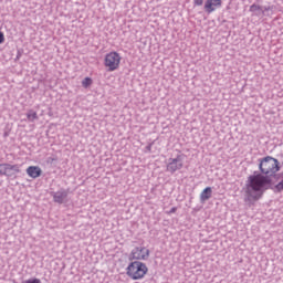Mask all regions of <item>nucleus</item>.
<instances>
[{
    "instance_id": "obj_1",
    "label": "nucleus",
    "mask_w": 283,
    "mask_h": 283,
    "mask_svg": "<svg viewBox=\"0 0 283 283\" xmlns=\"http://www.w3.org/2000/svg\"><path fill=\"white\" fill-rule=\"evenodd\" d=\"M268 189H271V178L262 174L251 175L248 178L245 189L247 200H249V202L260 200Z\"/></svg>"
},
{
    "instance_id": "obj_2",
    "label": "nucleus",
    "mask_w": 283,
    "mask_h": 283,
    "mask_svg": "<svg viewBox=\"0 0 283 283\" xmlns=\"http://www.w3.org/2000/svg\"><path fill=\"white\" fill-rule=\"evenodd\" d=\"M147 273H149V268L143 261H130L126 268V275L130 280H145Z\"/></svg>"
},
{
    "instance_id": "obj_3",
    "label": "nucleus",
    "mask_w": 283,
    "mask_h": 283,
    "mask_svg": "<svg viewBox=\"0 0 283 283\" xmlns=\"http://www.w3.org/2000/svg\"><path fill=\"white\" fill-rule=\"evenodd\" d=\"M259 168L261 174L269 178V176H275L280 171V161L271 156H266L260 160Z\"/></svg>"
},
{
    "instance_id": "obj_4",
    "label": "nucleus",
    "mask_w": 283,
    "mask_h": 283,
    "mask_svg": "<svg viewBox=\"0 0 283 283\" xmlns=\"http://www.w3.org/2000/svg\"><path fill=\"white\" fill-rule=\"evenodd\" d=\"M123 57L120 53L116 51L108 52L104 57V66L106 67L107 72H116L120 67V62Z\"/></svg>"
},
{
    "instance_id": "obj_5",
    "label": "nucleus",
    "mask_w": 283,
    "mask_h": 283,
    "mask_svg": "<svg viewBox=\"0 0 283 283\" xmlns=\"http://www.w3.org/2000/svg\"><path fill=\"white\" fill-rule=\"evenodd\" d=\"M150 253L147 247L139 245L132 249L128 259L130 262H147Z\"/></svg>"
},
{
    "instance_id": "obj_6",
    "label": "nucleus",
    "mask_w": 283,
    "mask_h": 283,
    "mask_svg": "<svg viewBox=\"0 0 283 283\" xmlns=\"http://www.w3.org/2000/svg\"><path fill=\"white\" fill-rule=\"evenodd\" d=\"M17 174H21L19 165L0 164V176H7V178H17Z\"/></svg>"
},
{
    "instance_id": "obj_7",
    "label": "nucleus",
    "mask_w": 283,
    "mask_h": 283,
    "mask_svg": "<svg viewBox=\"0 0 283 283\" xmlns=\"http://www.w3.org/2000/svg\"><path fill=\"white\" fill-rule=\"evenodd\" d=\"M184 167L185 163L182 161V155H178L176 158L170 159L166 169L170 174H176V171H179V169H182Z\"/></svg>"
},
{
    "instance_id": "obj_8",
    "label": "nucleus",
    "mask_w": 283,
    "mask_h": 283,
    "mask_svg": "<svg viewBox=\"0 0 283 283\" xmlns=\"http://www.w3.org/2000/svg\"><path fill=\"white\" fill-rule=\"evenodd\" d=\"M203 8L208 14H211V12H216L218 8H222V0H206Z\"/></svg>"
},
{
    "instance_id": "obj_9",
    "label": "nucleus",
    "mask_w": 283,
    "mask_h": 283,
    "mask_svg": "<svg viewBox=\"0 0 283 283\" xmlns=\"http://www.w3.org/2000/svg\"><path fill=\"white\" fill-rule=\"evenodd\" d=\"M27 174L29 178H40L41 174H43V170H41V167L39 166H29L27 168Z\"/></svg>"
},
{
    "instance_id": "obj_10",
    "label": "nucleus",
    "mask_w": 283,
    "mask_h": 283,
    "mask_svg": "<svg viewBox=\"0 0 283 283\" xmlns=\"http://www.w3.org/2000/svg\"><path fill=\"white\" fill-rule=\"evenodd\" d=\"M212 193H213V190L211 189V187L205 188L200 193V200L202 202H207V200L211 198Z\"/></svg>"
},
{
    "instance_id": "obj_11",
    "label": "nucleus",
    "mask_w": 283,
    "mask_h": 283,
    "mask_svg": "<svg viewBox=\"0 0 283 283\" xmlns=\"http://www.w3.org/2000/svg\"><path fill=\"white\" fill-rule=\"evenodd\" d=\"M65 198H67V192H65V191L56 192L53 196L54 202H57L59 205H63V202H65Z\"/></svg>"
},
{
    "instance_id": "obj_12",
    "label": "nucleus",
    "mask_w": 283,
    "mask_h": 283,
    "mask_svg": "<svg viewBox=\"0 0 283 283\" xmlns=\"http://www.w3.org/2000/svg\"><path fill=\"white\" fill-rule=\"evenodd\" d=\"M94 82L92 81L91 77H85L83 81H82V86L87 90V87H91V85L93 84Z\"/></svg>"
},
{
    "instance_id": "obj_13",
    "label": "nucleus",
    "mask_w": 283,
    "mask_h": 283,
    "mask_svg": "<svg viewBox=\"0 0 283 283\" xmlns=\"http://www.w3.org/2000/svg\"><path fill=\"white\" fill-rule=\"evenodd\" d=\"M27 117L29 120H36V118H39V116L36 115V112L34 111H31L30 113H28Z\"/></svg>"
},
{
    "instance_id": "obj_14",
    "label": "nucleus",
    "mask_w": 283,
    "mask_h": 283,
    "mask_svg": "<svg viewBox=\"0 0 283 283\" xmlns=\"http://www.w3.org/2000/svg\"><path fill=\"white\" fill-rule=\"evenodd\" d=\"M273 190L276 191L277 193H280V191H283V180L279 182L276 186H274Z\"/></svg>"
},
{
    "instance_id": "obj_15",
    "label": "nucleus",
    "mask_w": 283,
    "mask_h": 283,
    "mask_svg": "<svg viewBox=\"0 0 283 283\" xmlns=\"http://www.w3.org/2000/svg\"><path fill=\"white\" fill-rule=\"evenodd\" d=\"M259 10H262V7H260L258 4H252L250 7V12H258Z\"/></svg>"
},
{
    "instance_id": "obj_16",
    "label": "nucleus",
    "mask_w": 283,
    "mask_h": 283,
    "mask_svg": "<svg viewBox=\"0 0 283 283\" xmlns=\"http://www.w3.org/2000/svg\"><path fill=\"white\" fill-rule=\"evenodd\" d=\"M22 283H41V280L40 279H30V280H27Z\"/></svg>"
},
{
    "instance_id": "obj_17",
    "label": "nucleus",
    "mask_w": 283,
    "mask_h": 283,
    "mask_svg": "<svg viewBox=\"0 0 283 283\" xmlns=\"http://www.w3.org/2000/svg\"><path fill=\"white\" fill-rule=\"evenodd\" d=\"M205 0H193V6H202Z\"/></svg>"
},
{
    "instance_id": "obj_18",
    "label": "nucleus",
    "mask_w": 283,
    "mask_h": 283,
    "mask_svg": "<svg viewBox=\"0 0 283 283\" xmlns=\"http://www.w3.org/2000/svg\"><path fill=\"white\" fill-rule=\"evenodd\" d=\"M6 41V36L3 35V32L0 31V45Z\"/></svg>"
},
{
    "instance_id": "obj_19",
    "label": "nucleus",
    "mask_w": 283,
    "mask_h": 283,
    "mask_svg": "<svg viewBox=\"0 0 283 283\" xmlns=\"http://www.w3.org/2000/svg\"><path fill=\"white\" fill-rule=\"evenodd\" d=\"M177 210H178V208L174 207V208L170 209L169 213H176Z\"/></svg>"
}]
</instances>
